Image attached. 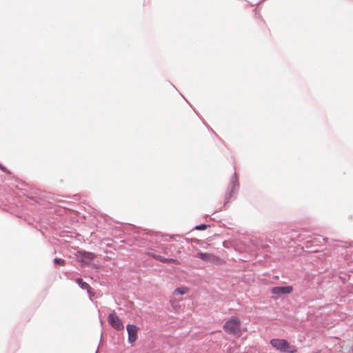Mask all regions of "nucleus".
<instances>
[{"label":"nucleus","mask_w":353,"mask_h":353,"mask_svg":"<svg viewBox=\"0 0 353 353\" xmlns=\"http://www.w3.org/2000/svg\"><path fill=\"white\" fill-rule=\"evenodd\" d=\"M77 256L81 257L79 261L83 263H88L90 261L96 259V254L88 252L83 250H79L77 251Z\"/></svg>","instance_id":"obj_7"},{"label":"nucleus","mask_w":353,"mask_h":353,"mask_svg":"<svg viewBox=\"0 0 353 353\" xmlns=\"http://www.w3.org/2000/svg\"><path fill=\"white\" fill-rule=\"evenodd\" d=\"M210 225H208V224H205V223H201V224H199V225H196L194 228V230H204L205 229H207L208 228H209Z\"/></svg>","instance_id":"obj_15"},{"label":"nucleus","mask_w":353,"mask_h":353,"mask_svg":"<svg viewBox=\"0 0 353 353\" xmlns=\"http://www.w3.org/2000/svg\"><path fill=\"white\" fill-rule=\"evenodd\" d=\"M0 170L2 172L6 173L8 175L11 174V172L4 165H3L1 163H0Z\"/></svg>","instance_id":"obj_16"},{"label":"nucleus","mask_w":353,"mask_h":353,"mask_svg":"<svg viewBox=\"0 0 353 353\" xmlns=\"http://www.w3.org/2000/svg\"><path fill=\"white\" fill-rule=\"evenodd\" d=\"M53 263L54 265H59L61 266H64L65 264V261L64 259L60 258H54L53 259Z\"/></svg>","instance_id":"obj_14"},{"label":"nucleus","mask_w":353,"mask_h":353,"mask_svg":"<svg viewBox=\"0 0 353 353\" xmlns=\"http://www.w3.org/2000/svg\"><path fill=\"white\" fill-rule=\"evenodd\" d=\"M239 190V178L236 173L234 172V174L230 179V182L228 185L226 193L225 196V201L223 203V207L226 208L227 205L231 201V200H235L236 198V194L238 193Z\"/></svg>","instance_id":"obj_1"},{"label":"nucleus","mask_w":353,"mask_h":353,"mask_svg":"<svg viewBox=\"0 0 353 353\" xmlns=\"http://www.w3.org/2000/svg\"><path fill=\"white\" fill-rule=\"evenodd\" d=\"M270 292L275 295L288 294L293 292L292 285L275 286L271 288Z\"/></svg>","instance_id":"obj_8"},{"label":"nucleus","mask_w":353,"mask_h":353,"mask_svg":"<svg viewBox=\"0 0 353 353\" xmlns=\"http://www.w3.org/2000/svg\"><path fill=\"white\" fill-rule=\"evenodd\" d=\"M188 292V288L187 287H179V288H176L173 294L174 295L177 294V295H183L185 294H186L187 292Z\"/></svg>","instance_id":"obj_12"},{"label":"nucleus","mask_w":353,"mask_h":353,"mask_svg":"<svg viewBox=\"0 0 353 353\" xmlns=\"http://www.w3.org/2000/svg\"><path fill=\"white\" fill-rule=\"evenodd\" d=\"M272 347L282 353H296L297 348L291 345L286 339H272L270 342Z\"/></svg>","instance_id":"obj_2"},{"label":"nucleus","mask_w":353,"mask_h":353,"mask_svg":"<svg viewBox=\"0 0 353 353\" xmlns=\"http://www.w3.org/2000/svg\"><path fill=\"white\" fill-rule=\"evenodd\" d=\"M311 285L312 288H316L318 290L323 292L330 288L331 282L330 281L329 278H325L323 276L318 275L312 277Z\"/></svg>","instance_id":"obj_4"},{"label":"nucleus","mask_w":353,"mask_h":353,"mask_svg":"<svg viewBox=\"0 0 353 353\" xmlns=\"http://www.w3.org/2000/svg\"><path fill=\"white\" fill-rule=\"evenodd\" d=\"M240 327L241 320L236 316H232L223 325V329L226 333L234 335L239 333Z\"/></svg>","instance_id":"obj_3"},{"label":"nucleus","mask_w":353,"mask_h":353,"mask_svg":"<svg viewBox=\"0 0 353 353\" xmlns=\"http://www.w3.org/2000/svg\"><path fill=\"white\" fill-rule=\"evenodd\" d=\"M265 0H261L259 3H261L263 2Z\"/></svg>","instance_id":"obj_17"},{"label":"nucleus","mask_w":353,"mask_h":353,"mask_svg":"<svg viewBox=\"0 0 353 353\" xmlns=\"http://www.w3.org/2000/svg\"><path fill=\"white\" fill-rule=\"evenodd\" d=\"M137 232L139 234V237H140V238L142 237L143 239H145V236L147 238L148 236H152L154 234V232H152L148 229H143V230H141V231L138 230Z\"/></svg>","instance_id":"obj_11"},{"label":"nucleus","mask_w":353,"mask_h":353,"mask_svg":"<svg viewBox=\"0 0 353 353\" xmlns=\"http://www.w3.org/2000/svg\"><path fill=\"white\" fill-rule=\"evenodd\" d=\"M197 257L204 261H208L210 259V254L209 253L199 252L197 254Z\"/></svg>","instance_id":"obj_13"},{"label":"nucleus","mask_w":353,"mask_h":353,"mask_svg":"<svg viewBox=\"0 0 353 353\" xmlns=\"http://www.w3.org/2000/svg\"><path fill=\"white\" fill-rule=\"evenodd\" d=\"M128 332V341L130 344H133L138 338V332L139 327L134 324H128L126 325Z\"/></svg>","instance_id":"obj_6"},{"label":"nucleus","mask_w":353,"mask_h":353,"mask_svg":"<svg viewBox=\"0 0 353 353\" xmlns=\"http://www.w3.org/2000/svg\"><path fill=\"white\" fill-rule=\"evenodd\" d=\"M108 323L110 325L117 331L124 330V325L121 319L116 314L114 311L109 314L108 316Z\"/></svg>","instance_id":"obj_5"},{"label":"nucleus","mask_w":353,"mask_h":353,"mask_svg":"<svg viewBox=\"0 0 353 353\" xmlns=\"http://www.w3.org/2000/svg\"><path fill=\"white\" fill-rule=\"evenodd\" d=\"M151 256L158 261H160V262H162V263H170V262H174L175 261V259H172V258H165L161 255H159V254H154V253H152L151 254Z\"/></svg>","instance_id":"obj_9"},{"label":"nucleus","mask_w":353,"mask_h":353,"mask_svg":"<svg viewBox=\"0 0 353 353\" xmlns=\"http://www.w3.org/2000/svg\"><path fill=\"white\" fill-rule=\"evenodd\" d=\"M76 283L82 290H86L88 294H91V288L90 285L84 281L81 278H77Z\"/></svg>","instance_id":"obj_10"},{"label":"nucleus","mask_w":353,"mask_h":353,"mask_svg":"<svg viewBox=\"0 0 353 353\" xmlns=\"http://www.w3.org/2000/svg\"><path fill=\"white\" fill-rule=\"evenodd\" d=\"M204 123V125H205V127H207V128H208V125H206L205 123Z\"/></svg>","instance_id":"obj_18"}]
</instances>
